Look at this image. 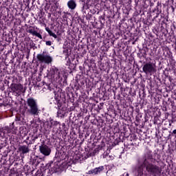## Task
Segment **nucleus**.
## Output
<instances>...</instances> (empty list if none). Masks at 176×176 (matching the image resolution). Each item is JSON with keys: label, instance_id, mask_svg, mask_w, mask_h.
<instances>
[{"label": "nucleus", "instance_id": "f8f14e48", "mask_svg": "<svg viewBox=\"0 0 176 176\" xmlns=\"http://www.w3.org/2000/svg\"><path fill=\"white\" fill-rule=\"evenodd\" d=\"M139 175H142L144 174V170L142 168L139 169Z\"/></svg>", "mask_w": 176, "mask_h": 176}, {"label": "nucleus", "instance_id": "ddd939ff", "mask_svg": "<svg viewBox=\"0 0 176 176\" xmlns=\"http://www.w3.org/2000/svg\"><path fill=\"white\" fill-rule=\"evenodd\" d=\"M45 45H47V46H52V41H46Z\"/></svg>", "mask_w": 176, "mask_h": 176}, {"label": "nucleus", "instance_id": "423d86ee", "mask_svg": "<svg viewBox=\"0 0 176 176\" xmlns=\"http://www.w3.org/2000/svg\"><path fill=\"white\" fill-rule=\"evenodd\" d=\"M12 90L16 93H21V91H23V85L14 84L12 87Z\"/></svg>", "mask_w": 176, "mask_h": 176}, {"label": "nucleus", "instance_id": "2eb2a0df", "mask_svg": "<svg viewBox=\"0 0 176 176\" xmlns=\"http://www.w3.org/2000/svg\"><path fill=\"white\" fill-rule=\"evenodd\" d=\"M173 133L176 134V129L173 130Z\"/></svg>", "mask_w": 176, "mask_h": 176}, {"label": "nucleus", "instance_id": "f3484780", "mask_svg": "<svg viewBox=\"0 0 176 176\" xmlns=\"http://www.w3.org/2000/svg\"><path fill=\"white\" fill-rule=\"evenodd\" d=\"M126 176H129V173H126Z\"/></svg>", "mask_w": 176, "mask_h": 176}, {"label": "nucleus", "instance_id": "9d476101", "mask_svg": "<svg viewBox=\"0 0 176 176\" xmlns=\"http://www.w3.org/2000/svg\"><path fill=\"white\" fill-rule=\"evenodd\" d=\"M67 6L69 9H72V10H74V9L76 8V3L73 0H70L67 2Z\"/></svg>", "mask_w": 176, "mask_h": 176}, {"label": "nucleus", "instance_id": "1a4fd4ad", "mask_svg": "<svg viewBox=\"0 0 176 176\" xmlns=\"http://www.w3.org/2000/svg\"><path fill=\"white\" fill-rule=\"evenodd\" d=\"M28 32H29V34H32V35H34V36H37L39 39H42V35L32 29L28 30Z\"/></svg>", "mask_w": 176, "mask_h": 176}, {"label": "nucleus", "instance_id": "7ed1b4c3", "mask_svg": "<svg viewBox=\"0 0 176 176\" xmlns=\"http://www.w3.org/2000/svg\"><path fill=\"white\" fill-rule=\"evenodd\" d=\"M142 70L146 75H153V74L156 73L157 71L156 69V63L151 62L147 63L144 65Z\"/></svg>", "mask_w": 176, "mask_h": 176}, {"label": "nucleus", "instance_id": "6e6552de", "mask_svg": "<svg viewBox=\"0 0 176 176\" xmlns=\"http://www.w3.org/2000/svg\"><path fill=\"white\" fill-rule=\"evenodd\" d=\"M19 152L22 153H28L30 152V148L26 145L19 146Z\"/></svg>", "mask_w": 176, "mask_h": 176}, {"label": "nucleus", "instance_id": "9b49d317", "mask_svg": "<svg viewBox=\"0 0 176 176\" xmlns=\"http://www.w3.org/2000/svg\"><path fill=\"white\" fill-rule=\"evenodd\" d=\"M45 31H47V32H48V34L50 36H52L55 39H57V35L56 34L53 33V32H52V30H50V29L49 28H45Z\"/></svg>", "mask_w": 176, "mask_h": 176}, {"label": "nucleus", "instance_id": "f03ea898", "mask_svg": "<svg viewBox=\"0 0 176 176\" xmlns=\"http://www.w3.org/2000/svg\"><path fill=\"white\" fill-rule=\"evenodd\" d=\"M28 107L29 109H28V113L30 115H38L39 114V108L38 107V103L36 102V100L30 98L27 100Z\"/></svg>", "mask_w": 176, "mask_h": 176}, {"label": "nucleus", "instance_id": "f257e3e1", "mask_svg": "<svg viewBox=\"0 0 176 176\" xmlns=\"http://www.w3.org/2000/svg\"><path fill=\"white\" fill-rule=\"evenodd\" d=\"M152 157L145 156L143 157V164L146 167V171L153 175H156L160 173V167L151 163Z\"/></svg>", "mask_w": 176, "mask_h": 176}, {"label": "nucleus", "instance_id": "39448f33", "mask_svg": "<svg viewBox=\"0 0 176 176\" xmlns=\"http://www.w3.org/2000/svg\"><path fill=\"white\" fill-rule=\"evenodd\" d=\"M39 151L41 153L44 155V156H49V155H50L52 152V150L50 149V148H49V146L46 144H43L40 146Z\"/></svg>", "mask_w": 176, "mask_h": 176}, {"label": "nucleus", "instance_id": "20e7f679", "mask_svg": "<svg viewBox=\"0 0 176 176\" xmlns=\"http://www.w3.org/2000/svg\"><path fill=\"white\" fill-rule=\"evenodd\" d=\"M37 59L38 60L39 63H44V64H50L52 61H53V58L52 56H50V55L43 54H38Z\"/></svg>", "mask_w": 176, "mask_h": 176}, {"label": "nucleus", "instance_id": "4468645a", "mask_svg": "<svg viewBox=\"0 0 176 176\" xmlns=\"http://www.w3.org/2000/svg\"><path fill=\"white\" fill-rule=\"evenodd\" d=\"M54 124L57 125V124H58V122L57 121H54Z\"/></svg>", "mask_w": 176, "mask_h": 176}, {"label": "nucleus", "instance_id": "0eeeda50", "mask_svg": "<svg viewBox=\"0 0 176 176\" xmlns=\"http://www.w3.org/2000/svg\"><path fill=\"white\" fill-rule=\"evenodd\" d=\"M104 170V166H99L98 168H95L94 170H89L88 174L94 175H97L98 174H100L101 171Z\"/></svg>", "mask_w": 176, "mask_h": 176}, {"label": "nucleus", "instance_id": "dca6fc26", "mask_svg": "<svg viewBox=\"0 0 176 176\" xmlns=\"http://www.w3.org/2000/svg\"><path fill=\"white\" fill-rule=\"evenodd\" d=\"M80 1H81V2H85V0H80Z\"/></svg>", "mask_w": 176, "mask_h": 176}]
</instances>
